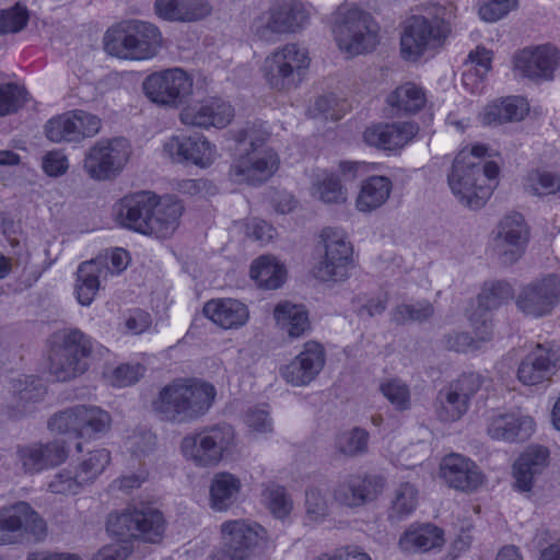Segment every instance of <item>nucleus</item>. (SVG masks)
I'll return each instance as SVG.
<instances>
[{"label": "nucleus", "instance_id": "obj_35", "mask_svg": "<svg viewBox=\"0 0 560 560\" xmlns=\"http://www.w3.org/2000/svg\"><path fill=\"white\" fill-rule=\"evenodd\" d=\"M393 189L386 176H371L361 184L355 199V208L360 212H372L381 208L389 198Z\"/></svg>", "mask_w": 560, "mask_h": 560}, {"label": "nucleus", "instance_id": "obj_4", "mask_svg": "<svg viewBox=\"0 0 560 560\" xmlns=\"http://www.w3.org/2000/svg\"><path fill=\"white\" fill-rule=\"evenodd\" d=\"M163 37L158 26L140 20H125L107 30L104 49L125 60H148L156 56Z\"/></svg>", "mask_w": 560, "mask_h": 560}, {"label": "nucleus", "instance_id": "obj_36", "mask_svg": "<svg viewBox=\"0 0 560 560\" xmlns=\"http://www.w3.org/2000/svg\"><path fill=\"white\" fill-rule=\"evenodd\" d=\"M242 488L238 477L231 472H218L210 483V506L212 510L223 512L229 510L237 500Z\"/></svg>", "mask_w": 560, "mask_h": 560}, {"label": "nucleus", "instance_id": "obj_64", "mask_svg": "<svg viewBox=\"0 0 560 560\" xmlns=\"http://www.w3.org/2000/svg\"><path fill=\"white\" fill-rule=\"evenodd\" d=\"M517 0H490L479 9L480 18L486 22H495L515 8Z\"/></svg>", "mask_w": 560, "mask_h": 560}, {"label": "nucleus", "instance_id": "obj_1", "mask_svg": "<svg viewBox=\"0 0 560 560\" xmlns=\"http://www.w3.org/2000/svg\"><path fill=\"white\" fill-rule=\"evenodd\" d=\"M270 132L265 122H248L235 131L240 154L230 167L229 176L236 184L261 185L279 167V156L268 145Z\"/></svg>", "mask_w": 560, "mask_h": 560}, {"label": "nucleus", "instance_id": "obj_22", "mask_svg": "<svg viewBox=\"0 0 560 560\" xmlns=\"http://www.w3.org/2000/svg\"><path fill=\"white\" fill-rule=\"evenodd\" d=\"M558 66L559 51L548 45L523 49L514 57L515 69L532 80H552Z\"/></svg>", "mask_w": 560, "mask_h": 560}, {"label": "nucleus", "instance_id": "obj_12", "mask_svg": "<svg viewBox=\"0 0 560 560\" xmlns=\"http://www.w3.org/2000/svg\"><path fill=\"white\" fill-rule=\"evenodd\" d=\"M131 155L127 139L119 137L96 141L85 153L83 170L90 178L108 180L117 177Z\"/></svg>", "mask_w": 560, "mask_h": 560}, {"label": "nucleus", "instance_id": "obj_48", "mask_svg": "<svg viewBox=\"0 0 560 560\" xmlns=\"http://www.w3.org/2000/svg\"><path fill=\"white\" fill-rule=\"evenodd\" d=\"M417 489L409 482L401 483L395 491L389 510V518L401 520L411 514L417 506Z\"/></svg>", "mask_w": 560, "mask_h": 560}, {"label": "nucleus", "instance_id": "obj_28", "mask_svg": "<svg viewBox=\"0 0 560 560\" xmlns=\"http://www.w3.org/2000/svg\"><path fill=\"white\" fill-rule=\"evenodd\" d=\"M534 419L518 412H498L488 420V434L493 440L515 442L528 439L534 432Z\"/></svg>", "mask_w": 560, "mask_h": 560}, {"label": "nucleus", "instance_id": "obj_59", "mask_svg": "<svg viewBox=\"0 0 560 560\" xmlns=\"http://www.w3.org/2000/svg\"><path fill=\"white\" fill-rule=\"evenodd\" d=\"M28 21V12L24 7H14L0 11V35L22 31Z\"/></svg>", "mask_w": 560, "mask_h": 560}, {"label": "nucleus", "instance_id": "obj_34", "mask_svg": "<svg viewBox=\"0 0 560 560\" xmlns=\"http://www.w3.org/2000/svg\"><path fill=\"white\" fill-rule=\"evenodd\" d=\"M443 532L435 525H411L399 538V548L405 552L428 551L443 545Z\"/></svg>", "mask_w": 560, "mask_h": 560}, {"label": "nucleus", "instance_id": "obj_55", "mask_svg": "<svg viewBox=\"0 0 560 560\" xmlns=\"http://www.w3.org/2000/svg\"><path fill=\"white\" fill-rule=\"evenodd\" d=\"M85 487L75 468L60 470L48 483L50 492L56 494H77Z\"/></svg>", "mask_w": 560, "mask_h": 560}, {"label": "nucleus", "instance_id": "obj_32", "mask_svg": "<svg viewBox=\"0 0 560 560\" xmlns=\"http://www.w3.org/2000/svg\"><path fill=\"white\" fill-rule=\"evenodd\" d=\"M11 400L9 408L13 417L23 416L33 410V406L43 400L46 388L34 376L13 378L10 383Z\"/></svg>", "mask_w": 560, "mask_h": 560}, {"label": "nucleus", "instance_id": "obj_40", "mask_svg": "<svg viewBox=\"0 0 560 560\" xmlns=\"http://www.w3.org/2000/svg\"><path fill=\"white\" fill-rule=\"evenodd\" d=\"M311 195L324 203L340 205L347 201V189L340 179L328 171H317L312 178Z\"/></svg>", "mask_w": 560, "mask_h": 560}, {"label": "nucleus", "instance_id": "obj_63", "mask_svg": "<svg viewBox=\"0 0 560 560\" xmlns=\"http://www.w3.org/2000/svg\"><path fill=\"white\" fill-rule=\"evenodd\" d=\"M144 366L137 364H121L112 374V382L115 386L126 387L137 383L144 374Z\"/></svg>", "mask_w": 560, "mask_h": 560}, {"label": "nucleus", "instance_id": "obj_41", "mask_svg": "<svg viewBox=\"0 0 560 560\" xmlns=\"http://www.w3.org/2000/svg\"><path fill=\"white\" fill-rule=\"evenodd\" d=\"M284 267L270 256L257 258L250 267V277L259 287L268 290L279 288L284 280Z\"/></svg>", "mask_w": 560, "mask_h": 560}, {"label": "nucleus", "instance_id": "obj_52", "mask_svg": "<svg viewBox=\"0 0 560 560\" xmlns=\"http://www.w3.org/2000/svg\"><path fill=\"white\" fill-rule=\"evenodd\" d=\"M262 500L269 511L278 518H284L292 510V501L281 486H267L262 491Z\"/></svg>", "mask_w": 560, "mask_h": 560}, {"label": "nucleus", "instance_id": "obj_31", "mask_svg": "<svg viewBox=\"0 0 560 560\" xmlns=\"http://www.w3.org/2000/svg\"><path fill=\"white\" fill-rule=\"evenodd\" d=\"M205 315L224 329H236L244 326L249 316L247 306L234 299H217L208 301L203 306Z\"/></svg>", "mask_w": 560, "mask_h": 560}, {"label": "nucleus", "instance_id": "obj_25", "mask_svg": "<svg viewBox=\"0 0 560 560\" xmlns=\"http://www.w3.org/2000/svg\"><path fill=\"white\" fill-rule=\"evenodd\" d=\"M164 151L175 162H191L209 166L215 158V150L203 136H175L166 141Z\"/></svg>", "mask_w": 560, "mask_h": 560}, {"label": "nucleus", "instance_id": "obj_14", "mask_svg": "<svg viewBox=\"0 0 560 560\" xmlns=\"http://www.w3.org/2000/svg\"><path fill=\"white\" fill-rule=\"evenodd\" d=\"M492 248L504 265L516 262L529 241V228L518 212L504 215L492 232Z\"/></svg>", "mask_w": 560, "mask_h": 560}, {"label": "nucleus", "instance_id": "obj_15", "mask_svg": "<svg viewBox=\"0 0 560 560\" xmlns=\"http://www.w3.org/2000/svg\"><path fill=\"white\" fill-rule=\"evenodd\" d=\"M192 79L179 68L148 75L143 82L145 95L154 103L176 106L191 93Z\"/></svg>", "mask_w": 560, "mask_h": 560}, {"label": "nucleus", "instance_id": "obj_54", "mask_svg": "<svg viewBox=\"0 0 560 560\" xmlns=\"http://www.w3.org/2000/svg\"><path fill=\"white\" fill-rule=\"evenodd\" d=\"M91 260L108 278L109 276L119 275L127 268L129 254L122 248H115L110 252L106 250Z\"/></svg>", "mask_w": 560, "mask_h": 560}, {"label": "nucleus", "instance_id": "obj_46", "mask_svg": "<svg viewBox=\"0 0 560 560\" xmlns=\"http://www.w3.org/2000/svg\"><path fill=\"white\" fill-rule=\"evenodd\" d=\"M369 433L362 428H353L340 432L336 436L335 447L338 453L347 457H355L366 453Z\"/></svg>", "mask_w": 560, "mask_h": 560}, {"label": "nucleus", "instance_id": "obj_11", "mask_svg": "<svg viewBox=\"0 0 560 560\" xmlns=\"http://www.w3.org/2000/svg\"><path fill=\"white\" fill-rule=\"evenodd\" d=\"M324 255L313 268V275L320 281H345L353 264V248L343 231L325 228L320 233Z\"/></svg>", "mask_w": 560, "mask_h": 560}, {"label": "nucleus", "instance_id": "obj_30", "mask_svg": "<svg viewBox=\"0 0 560 560\" xmlns=\"http://www.w3.org/2000/svg\"><path fill=\"white\" fill-rule=\"evenodd\" d=\"M548 457L549 452L545 446H529L513 466L515 487L521 491H530L536 476L547 467Z\"/></svg>", "mask_w": 560, "mask_h": 560}, {"label": "nucleus", "instance_id": "obj_33", "mask_svg": "<svg viewBox=\"0 0 560 560\" xmlns=\"http://www.w3.org/2000/svg\"><path fill=\"white\" fill-rule=\"evenodd\" d=\"M182 213L183 206L179 201L171 197L159 200L143 234L156 238L170 237L177 229Z\"/></svg>", "mask_w": 560, "mask_h": 560}, {"label": "nucleus", "instance_id": "obj_10", "mask_svg": "<svg viewBox=\"0 0 560 560\" xmlns=\"http://www.w3.org/2000/svg\"><path fill=\"white\" fill-rule=\"evenodd\" d=\"M311 58L305 47L291 43L275 50L265 60V78L277 91H291L305 79Z\"/></svg>", "mask_w": 560, "mask_h": 560}, {"label": "nucleus", "instance_id": "obj_17", "mask_svg": "<svg viewBox=\"0 0 560 560\" xmlns=\"http://www.w3.org/2000/svg\"><path fill=\"white\" fill-rule=\"evenodd\" d=\"M560 302V278L551 275L525 285L516 298V305L525 315H548Z\"/></svg>", "mask_w": 560, "mask_h": 560}, {"label": "nucleus", "instance_id": "obj_7", "mask_svg": "<svg viewBox=\"0 0 560 560\" xmlns=\"http://www.w3.org/2000/svg\"><path fill=\"white\" fill-rule=\"evenodd\" d=\"M92 352L91 339L77 328L56 335L49 357V372L57 381L67 382L88 370L86 359Z\"/></svg>", "mask_w": 560, "mask_h": 560}, {"label": "nucleus", "instance_id": "obj_50", "mask_svg": "<svg viewBox=\"0 0 560 560\" xmlns=\"http://www.w3.org/2000/svg\"><path fill=\"white\" fill-rule=\"evenodd\" d=\"M70 112L49 119L45 131L49 140L54 142H78V132Z\"/></svg>", "mask_w": 560, "mask_h": 560}, {"label": "nucleus", "instance_id": "obj_5", "mask_svg": "<svg viewBox=\"0 0 560 560\" xmlns=\"http://www.w3.org/2000/svg\"><path fill=\"white\" fill-rule=\"evenodd\" d=\"M445 14L444 8H436L433 14L413 15L405 22L400 36V54L405 60L417 61L443 46L451 34Z\"/></svg>", "mask_w": 560, "mask_h": 560}, {"label": "nucleus", "instance_id": "obj_47", "mask_svg": "<svg viewBox=\"0 0 560 560\" xmlns=\"http://www.w3.org/2000/svg\"><path fill=\"white\" fill-rule=\"evenodd\" d=\"M513 298V289L505 281L485 283L478 295L479 307L486 311L495 310Z\"/></svg>", "mask_w": 560, "mask_h": 560}, {"label": "nucleus", "instance_id": "obj_20", "mask_svg": "<svg viewBox=\"0 0 560 560\" xmlns=\"http://www.w3.org/2000/svg\"><path fill=\"white\" fill-rule=\"evenodd\" d=\"M324 365L323 346L316 341H307L303 350L281 369V375L293 386H305L316 378Z\"/></svg>", "mask_w": 560, "mask_h": 560}, {"label": "nucleus", "instance_id": "obj_8", "mask_svg": "<svg viewBox=\"0 0 560 560\" xmlns=\"http://www.w3.org/2000/svg\"><path fill=\"white\" fill-rule=\"evenodd\" d=\"M106 528L110 535L122 539L138 538L159 542L165 530V520L159 510L141 503L109 514Z\"/></svg>", "mask_w": 560, "mask_h": 560}, {"label": "nucleus", "instance_id": "obj_45", "mask_svg": "<svg viewBox=\"0 0 560 560\" xmlns=\"http://www.w3.org/2000/svg\"><path fill=\"white\" fill-rule=\"evenodd\" d=\"M110 463V453L105 448L89 452L75 469L85 486L92 485Z\"/></svg>", "mask_w": 560, "mask_h": 560}, {"label": "nucleus", "instance_id": "obj_19", "mask_svg": "<svg viewBox=\"0 0 560 560\" xmlns=\"http://www.w3.org/2000/svg\"><path fill=\"white\" fill-rule=\"evenodd\" d=\"M560 348H550L537 343L520 363L517 380L525 386H536L551 378L557 372Z\"/></svg>", "mask_w": 560, "mask_h": 560}, {"label": "nucleus", "instance_id": "obj_3", "mask_svg": "<svg viewBox=\"0 0 560 560\" xmlns=\"http://www.w3.org/2000/svg\"><path fill=\"white\" fill-rule=\"evenodd\" d=\"M214 396L210 384L178 380L160 390L152 408L162 420L183 422L203 415Z\"/></svg>", "mask_w": 560, "mask_h": 560}, {"label": "nucleus", "instance_id": "obj_43", "mask_svg": "<svg viewBox=\"0 0 560 560\" xmlns=\"http://www.w3.org/2000/svg\"><path fill=\"white\" fill-rule=\"evenodd\" d=\"M81 438L106 433L112 425L110 415L97 407L79 405Z\"/></svg>", "mask_w": 560, "mask_h": 560}, {"label": "nucleus", "instance_id": "obj_60", "mask_svg": "<svg viewBox=\"0 0 560 560\" xmlns=\"http://www.w3.org/2000/svg\"><path fill=\"white\" fill-rule=\"evenodd\" d=\"M70 114L77 127L78 141L94 137L100 132L102 121L96 115L82 109L71 110Z\"/></svg>", "mask_w": 560, "mask_h": 560}, {"label": "nucleus", "instance_id": "obj_44", "mask_svg": "<svg viewBox=\"0 0 560 560\" xmlns=\"http://www.w3.org/2000/svg\"><path fill=\"white\" fill-rule=\"evenodd\" d=\"M523 187L533 196L556 194L560 191V172L533 170L525 176Z\"/></svg>", "mask_w": 560, "mask_h": 560}, {"label": "nucleus", "instance_id": "obj_21", "mask_svg": "<svg viewBox=\"0 0 560 560\" xmlns=\"http://www.w3.org/2000/svg\"><path fill=\"white\" fill-rule=\"evenodd\" d=\"M16 464L25 474H36L63 463L67 450L59 441L32 443L16 447Z\"/></svg>", "mask_w": 560, "mask_h": 560}, {"label": "nucleus", "instance_id": "obj_57", "mask_svg": "<svg viewBox=\"0 0 560 560\" xmlns=\"http://www.w3.org/2000/svg\"><path fill=\"white\" fill-rule=\"evenodd\" d=\"M208 113L209 98L185 106L179 114V119L183 125L208 129L211 121Z\"/></svg>", "mask_w": 560, "mask_h": 560}, {"label": "nucleus", "instance_id": "obj_51", "mask_svg": "<svg viewBox=\"0 0 560 560\" xmlns=\"http://www.w3.org/2000/svg\"><path fill=\"white\" fill-rule=\"evenodd\" d=\"M434 314L433 305L430 302L421 301L415 304H400L392 314V318L397 324L410 322H424Z\"/></svg>", "mask_w": 560, "mask_h": 560}, {"label": "nucleus", "instance_id": "obj_39", "mask_svg": "<svg viewBox=\"0 0 560 560\" xmlns=\"http://www.w3.org/2000/svg\"><path fill=\"white\" fill-rule=\"evenodd\" d=\"M425 101L424 91L412 82L397 86L386 98L395 115L417 113L424 106Z\"/></svg>", "mask_w": 560, "mask_h": 560}, {"label": "nucleus", "instance_id": "obj_18", "mask_svg": "<svg viewBox=\"0 0 560 560\" xmlns=\"http://www.w3.org/2000/svg\"><path fill=\"white\" fill-rule=\"evenodd\" d=\"M382 490L381 478L350 474L338 480L332 490V497L340 505L358 508L375 500Z\"/></svg>", "mask_w": 560, "mask_h": 560}, {"label": "nucleus", "instance_id": "obj_29", "mask_svg": "<svg viewBox=\"0 0 560 560\" xmlns=\"http://www.w3.org/2000/svg\"><path fill=\"white\" fill-rule=\"evenodd\" d=\"M529 112V104L522 96H508L486 105L479 114L480 121L486 126H499L506 122H516L525 118Z\"/></svg>", "mask_w": 560, "mask_h": 560}, {"label": "nucleus", "instance_id": "obj_56", "mask_svg": "<svg viewBox=\"0 0 560 560\" xmlns=\"http://www.w3.org/2000/svg\"><path fill=\"white\" fill-rule=\"evenodd\" d=\"M79 406L56 413L48 421V428L57 433H71L81 438Z\"/></svg>", "mask_w": 560, "mask_h": 560}, {"label": "nucleus", "instance_id": "obj_2", "mask_svg": "<svg viewBox=\"0 0 560 560\" xmlns=\"http://www.w3.org/2000/svg\"><path fill=\"white\" fill-rule=\"evenodd\" d=\"M498 175L495 162L475 161L466 151H460L448 174V185L463 205L480 209L492 195Z\"/></svg>", "mask_w": 560, "mask_h": 560}, {"label": "nucleus", "instance_id": "obj_16", "mask_svg": "<svg viewBox=\"0 0 560 560\" xmlns=\"http://www.w3.org/2000/svg\"><path fill=\"white\" fill-rule=\"evenodd\" d=\"M308 14L301 3L293 0H279L270 9L268 18L257 19L254 31L262 39H269L271 34L294 33L307 22Z\"/></svg>", "mask_w": 560, "mask_h": 560}, {"label": "nucleus", "instance_id": "obj_27", "mask_svg": "<svg viewBox=\"0 0 560 560\" xmlns=\"http://www.w3.org/2000/svg\"><path fill=\"white\" fill-rule=\"evenodd\" d=\"M418 130V126L410 121L377 124L368 127L363 138L369 145L377 149L396 150L411 141Z\"/></svg>", "mask_w": 560, "mask_h": 560}, {"label": "nucleus", "instance_id": "obj_24", "mask_svg": "<svg viewBox=\"0 0 560 560\" xmlns=\"http://www.w3.org/2000/svg\"><path fill=\"white\" fill-rule=\"evenodd\" d=\"M158 201L149 191L125 196L116 206V220L120 225L143 234Z\"/></svg>", "mask_w": 560, "mask_h": 560}, {"label": "nucleus", "instance_id": "obj_23", "mask_svg": "<svg viewBox=\"0 0 560 560\" xmlns=\"http://www.w3.org/2000/svg\"><path fill=\"white\" fill-rule=\"evenodd\" d=\"M260 525L248 520H232L221 524V548L249 559L253 549L262 538Z\"/></svg>", "mask_w": 560, "mask_h": 560}, {"label": "nucleus", "instance_id": "obj_53", "mask_svg": "<svg viewBox=\"0 0 560 560\" xmlns=\"http://www.w3.org/2000/svg\"><path fill=\"white\" fill-rule=\"evenodd\" d=\"M329 513V505L324 490L310 488L305 492L306 520L314 524L324 522Z\"/></svg>", "mask_w": 560, "mask_h": 560}, {"label": "nucleus", "instance_id": "obj_37", "mask_svg": "<svg viewBox=\"0 0 560 560\" xmlns=\"http://www.w3.org/2000/svg\"><path fill=\"white\" fill-rule=\"evenodd\" d=\"M273 316L278 327L291 338L303 336L311 327L304 306L281 302L276 305Z\"/></svg>", "mask_w": 560, "mask_h": 560}, {"label": "nucleus", "instance_id": "obj_38", "mask_svg": "<svg viewBox=\"0 0 560 560\" xmlns=\"http://www.w3.org/2000/svg\"><path fill=\"white\" fill-rule=\"evenodd\" d=\"M106 280L104 272L92 260L80 264L75 282L78 302L83 306L91 305L101 289L102 282Z\"/></svg>", "mask_w": 560, "mask_h": 560}, {"label": "nucleus", "instance_id": "obj_58", "mask_svg": "<svg viewBox=\"0 0 560 560\" xmlns=\"http://www.w3.org/2000/svg\"><path fill=\"white\" fill-rule=\"evenodd\" d=\"M26 102V91L16 84L0 85V116L16 112Z\"/></svg>", "mask_w": 560, "mask_h": 560}, {"label": "nucleus", "instance_id": "obj_13", "mask_svg": "<svg viewBox=\"0 0 560 560\" xmlns=\"http://www.w3.org/2000/svg\"><path fill=\"white\" fill-rule=\"evenodd\" d=\"M46 533L45 521L28 503L20 501L0 509V546L21 542L26 536L39 541Z\"/></svg>", "mask_w": 560, "mask_h": 560}, {"label": "nucleus", "instance_id": "obj_26", "mask_svg": "<svg viewBox=\"0 0 560 560\" xmlns=\"http://www.w3.org/2000/svg\"><path fill=\"white\" fill-rule=\"evenodd\" d=\"M441 477L451 487L460 491H475L483 476L477 465L459 454H451L441 463Z\"/></svg>", "mask_w": 560, "mask_h": 560}, {"label": "nucleus", "instance_id": "obj_49", "mask_svg": "<svg viewBox=\"0 0 560 560\" xmlns=\"http://www.w3.org/2000/svg\"><path fill=\"white\" fill-rule=\"evenodd\" d=\"M380 390L398 411L408 410L411 406L409 386L399 378H389L381 383Z\"/></svg>", "mask_w": 560, "mask_h": 560}, {"label": "nucleus", "instance_id": "obj_6", "mask_svg": "<svg viewBox=\"0 0 560 560\" xmlns=\"http://www.w3.org/2000/svg\"><path fill=\"white\" fill-rule=\"evenodd\" d=\"M332 32L340 50L350 56L368 52L378 44V24L369 12L355 7L338 8Z\"/></svg>", "mask_w": 560, "mask_h": 560}, {"label": "nucleus", "instance_id": "obj_42", "mask_svg": "<svg viewBox=\"0 0 560 560\" xmlns=\"http://www.w3.org/2000/svg\"><path fill=\"white\" fill-rule=\"evenodd\" d=\"M467 402L453 387L447 386L439 392L435 410L439 419L453 422L460 419L467 411Z\"/></svg>", "mask_w": 560, "mask_h": 560}, {"label": "nucleus", "instance_id": "obj_62", "mask_svg": "<svg viewBox=\"0 0 560 560\" xmlns=\"http://www.w3.org/2000/svg\"><path fill=\"white\" fill-rule=\"evenodd\" d=\"M209 120L210 127L224 128L226 127L234 117V109L229 102L221 98L211 97L209 98Z\"/></svg>", "mask_w": 560, "mask_h": 560}, {"label": "nucleus", "instance_id": "obj_9", "mask_svg": "<svg viewBox=\"0 0 560 560\" xmlns=\"http://www.w3.org/2000/svg\"><path fill=\"white\" fill-rule=\"evenodd\" d=\"M235 433L232 425L219 423L186 435L180 443L185 458L199 467L218 465L234 446Z\"/></svg>", "mask_w": 560, "mask_h": 560}, {"label": "nucleus", "instance_id": "obj_61", "mask_svg": "<svg viewBox=\"0 0 560 560\" xmlns=\"http://www.w3.org/2000/svg\"><path fill=\"white\" fill-rule=\"evenodd\" d=\"M468 60L474 66V70L469 69L464 73L463 80L465 84H468V81L474 75L482 79L490 71L492 52L485 47L478 46L469 52Z\"/></svg>", "mask_w": 560, "mask_h": 560}]
</instances>
